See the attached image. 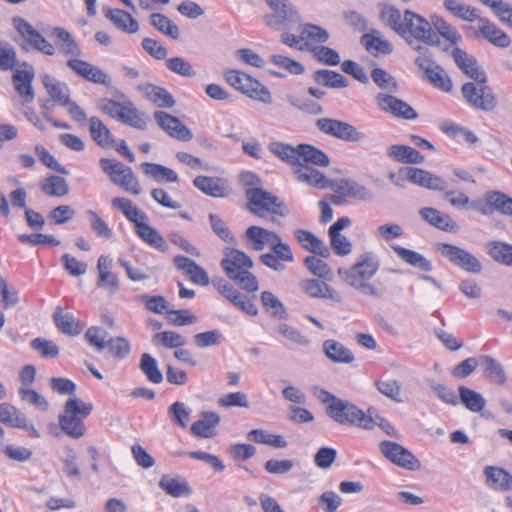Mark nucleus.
<instances>
[{"instance_id": "obj_1", "label": "nucleus", "mask_w": 512, "mask_h": 512, "mask_svg": "<svg viewBox=\"0 0 512 512\" xmlns=\"http://www.w3.org/2000/svg\"><path fill=\"white\" fill-rule=\"evenodd\" d=\"M320 401L326 404L325 412L334 422L344 426H356L365 430H372L376 420L373 418V408H368L367 413L359 409L355 404L336 397L334 394L322 390Z\"/></svg>"}, {"instance_id": "obj_2", "label": "nucleus", "mask_w": 512, "mask_h": 512, "mask_svg": "<svg viewBox=\"0 0 512 512\" xmlns=\"http://www.w3.org/2000/svg\"><path fill=\"white\" fill-rule=\"evenodd\" d=\"M221 267L228 276L242 290L256 292L259 289L257 278L250 272L253 267L252 259L243 251L227 248Z\"/></svg>"}, {"instance_id": "obj_3", "label": "nucleus", "mask_w": 512, "mask_h": 512, "mask_svg": "<svg viewBox=\"0 0 512 512\" xmlns=\"http://www.w3.org/2000/svg\"><path fill=\"white\" fill-rule=\"evenodd\" d=\"M398 35L417 51L423 50L418 43L434 46L440 42L431 22L409 9L404 11V21Z\"/></svg>"}, {"instance_id": "obj_4", "label": "nucleus", "mask_w": 512, "mask_h": 512, "mask_svg": "<svg viewBox=\"0 0 512 512\" xmlns=\"http://www.w3.org/2000/svg\"><path fill=\"white\" fill-rule=\"evenodd\" d=\"M94 406L79 398H69L64 405L63 412L59 415V426L69 437L79 439L84 436L86 427L84 419L93 411Z\"/></svg>"}, {"instance_id": "obj_5", "label": "nucleus", "mask_w": 512, "mask_h": 512, "mask_svg": "<svg viewBox=\"0 0 512 512\" xmlns=\"http://www.w3.org/2000/svg\"><path fill=\"white\" fill-rule=\"evenodd\" d=\"M247 210L252 214L264 218L267 214L284 217L289 210L286 204L279 200L274 194L258 187H251L246 190Z\"/></svg>"}, {"instance_id": "obj_6", "label": "nucleus", "mask_w": 512, "mask_h": 512, "mask_svg": "<svg viewBox=\"0 0 512 512\" xmlns=\"http://www.w3.org/2000/svg\"><path fill=\"white\" fill-rule=\"evenodd\" d=\"M461 94L466 103L476 110L491 112L498 104L493 89L487 85V76L484 80L477 79L464 83L461 87Z\"/></svg>"}, {"instance_id": "obj_7", "label": "nucleus", "mask_w": 512, "mask_h": 512, "mask_svg": "<svg viewBox=\"0 0 512 512\" xmlns=\"http://www.w3.org/2000/svg\"><path fill=\"white\" fill-rule=\"evenodd\" d=\"M224 78L229 85L241 91L249 98L264 104H271L272 95L269 89L249 74L231 69L225 71Z\"/></svg>"}, {"instance_id": "obj_8", "label": "nucleus", "mask_w": 512, "mask_h": 512, "mask_svg": "<svg viewBox=\"0 0 512 512\" xmlns=\"http://www.w3.org/2000/svg\"><path fill=\"white\" fill-rule=\"evenodd\" d=\"M271 13L265 16L266 24L275 30H292L301 21L294 6L287 0H265Z\"/></svg>"}, {"instance_id": "obj_9", "label": "nucleus", "mask_w": 512, "mask_h": 512, "mask_svg": "<svg viewBox=\"0 0 512 512\" xmlns=\"http://www.w3.org/2000/svg\"><path fill=\"white\" fill-rule=\"evenodd\" d=\"M99 164L103 172L109 176L110 180L115 185L134 195L141 193L140 183L131 167L125 166L117 160L108 158H101Z\"/></svg>"}, {"instance_id": "obj_10", "label": "nucleus", "mask_w": 512, "mask_h": 512, "mask_svg": "<svg viewBox=\"0 0 512 512\" xmlns=\"http://www.w3.org/2000/svg\"><path fill=\"white\" fill-rule=\"evenodd\" d=\"M436 250L454 266L472 274L482 271L480 260L467 250L448 243H437Z\"/></svg>"}, {"instance_id": "obj_11", "label": "nucleus", "mask_w": 512, "mask_h": 512, "mask_svg": "<svg viewBox=\"0 0 512 512\" xmlns=\"http://www.w3.org/2000/svg\"><path fill=\"white\" fill-rule=\"evenodd\" d=\"M315 125L321 133L345 142H361L365 139L364 133L342 120L319 118Z\"/></svg>"}, {"instance_id": "obj_12", "label": "nucleus", "mask_w": 512, "mask_h": 512, "mask_svg": "<svg viewBox=\"0 0 512 512\" xmlns=\"http://www.w3.org/2000/svg\"><path fill=\"white\" fill-rule=\"evenodd\" d=\"M380 266L379 260L370 255L364 254L349 269H338V274L348 284L352 285L353 281H369L378 271Z\"/></svg>"}, {"instance_id": "obj_13", "label": "nucleus", "mask_w": 512, "mask_h": 512, "mask_svg": "<svg viewBox=\"0 0 512 512\" xmlns=\"http://www.w3.org/2000/svg\"><path fill=\"white\" fill-rule=\"evenodd\" d=\"M12 22L16 31L33 49L47 56L55 55V46L43 37L28 21L17 16L13 18Z\"/></svg>"}, {"instance_id": "obj_14", "label": "nucleus", "mask_w": 512, "mask_h": 512, "mask_svg": "<svg viewBox=\"0 0 512 512\" xmlns=\"http://www.w3.org/2000/svg\"><path fill=\"white\" fill-rule=\"evenodd\" d=\"M381 453L393 464L407 470H417L421 467L420 461L404 446L393 441L380 443Z\"/></svg>"}, {"instance_id": "obj_15", "label": "nucleus", "mask_w": 512, "mask_h": 512, "mask_svg": "<svg viewBox=\"0 0 512 512\" xmlns=\"http://www.w3.org/2000/svg\"><path fill=\"white\" fill-rule=\"evenodd\" d=\"M415 64L421 69L427 80L433 84L434 87L439 88L445 92L452 90V81L442 67H440L429 56L422 55L415 59Z\"/></svg>"}, {"instance_id": "obj_16", "label": "nucleus", "mask_w": 512, "mask_h": 512, "mask_svg": "<svg viewBox=\"0 0 512 512\" xmlns=\"http://www.w3.org/2000/svg\"><path fill=\"white\" fill-rule=\"evenodd\" d=\"M478 29L472 26L464 27L466 31H473V38H485L492 45L499 48H507L511 44V39L507 33L501 30L496 24L492 23L488 18L481 17L479 19Z\"/></svg>"}, {"instance_id": "obj_17", "label": "nucleus", "mask_w": 512, "mask_h": 512, "mask_svg": "<svg viewBox=\"0 0 512 512\" xmlns=\"http://www.w3.org/2000/svg\"><path fill=\"white\" fill-rule=\"evenodd\" d=\"M473 206L484 215L497 211L512 216V197L501 191H487L484 194V205H481V202H473Z\"/></svg>"}, {"instance_id": "obj_18", "label": "nucleus", "mask_w": 512, "mask_h": 512, "mask_svg": "<svg viewBox=\"0 0 512 512\" xmlns=\"http://www.w3.org/2000/svg\"><path fill=\"white\" fill-rule=\"evenodd\" d=\"M376 103L379 108L392 116L405 120H415L418 117L417 112L405 101L390 94H377Z\"/></svg>"}, {"instance_id": "obj_19", "label": "nucleus", "mask_w": 512, "mask_h": 512, "mask_svg": "<svg viewBox=\"0 0 512 512\" xmlns=\"http://www.w3.org/2000/svg\"><path fill=\"white\" fill-rule=\"evenodd\" d=\"M67 66L79 77L86 81L109 86L111 78L106 72L85 60L70 58L67 60Z\"/></svg>"}, {"instance_id": "obj_20", "label": "nucleus", "mask_w": 512, "mask_h": 512, "mask_svg": "<svg viewBox=\"0 0 512 512\" xmlns=\"http://www.w3.org/2000/svg\"><path fill=\"white\" fill-rule=\"evenodd\" d=\"M154 119L158 126L170 137L179 141L188 142L193 138L191 130L180 119L164 111L154 112Z\"/></svg>"}, {"instance_id": "obj_21", "label": "nucleus", "mask_w": 512, "mask_h": 512, "mask_svg": "<svg viewBox=\"0 0 512 512\" xmlns=\"http://www.w3.org/2000/svg\"><path fill=\"white\" fill-rule=\"evenodd\" d=\"M402 171L405 172L407 181L415 185L438 191H443L447 187L445 180L427 170L416 167H403Z\"/></svg>"}, {"instance_id": "obj_22", "label": "nucleus", "mask_w": 512, "mask_h": 512, "mask_svg": "<svg viewBox=\"0 0 512 512\" xmlns=\"http://www.w3.org/2000/svg\"><path fill=\"white\" fill-rule=\"evenodd\" d=\"M451 55L457 67L469 78L473 80L485 79L486 73L478 65V61L473 55L459 47H455Z\"/></svg>"}, {"instance_id": "obj_23", "label": "nucleus", "mask_w": 512, "mask_h": 512, "mask_svg": "<svg viewBox=\"0 0 512 512\" xmlns=\"http://www.w3.org/2000/svg\"><path fill=\"white\" fill-rule=\"evenodd\" d=\"M193 185L204 194L214 198H225L229 195L228 181L220 177L197 176Z\"/></svg>"}, {"instance_id": "obj_24", "label": "nucleus", "mask_w": 512, "mask_h": 512, "mask_svg": "<svg viewBox=\"0 0 512 512\" xmlns=\"http://www.w3.org/2000/svg\"><path fill=\"white\" fill-rule=\"evenodd\" d=\"M486 485L496 491H512V474L498 466H486L483 470Z\"/></svg>"}, {"instance_id": "obj_25", "label": "nucleus", "mask_w": 512, "mask_h": 512, "mask_svg": "<svg viewBox=\"0 0 512 512\" xmlns=\"http://www.w3.org/2000/svg\"><path fill=\"white\" fill-rule=\"evenodd\" d=\"M111 268L112 260L105 255H101L97 261V286L105 288L109 293L114 294L119 289V280L117 275L111 272Z\"/></svg>"}, {"instance_id": "obj_26", "label": "nucleus", "mask_w": 512, "mask_h": 512, "mask_svg": "<svg viewBox=\"0 0 512 512\" xmlns=\"http://www.w3.org/2000/svg\"><path fill=\"white\" fill-rule=\"evenodd\" d=\"M301 289L312 298L330 299L333 302L340 303L341 295L325 282L317 279H306L301 282Z\"/></svg>"}, {"instance_id": "obj_27", "label": "nucleus", "mask_w": 512, "mask_h": 512, "mask_svg": "<svg viewBox=\"0 0 512 512\" xmlns=\"http://www.w3.org/2000/svg\"><path fill=\"white\" fill-rule=\"evenodd\" d=\"M41 81L50 98L58 105L65 106L70 101V88L51 75L44 73Z\"/></svg>"}, {"instance_id": "obj_28", "label": "nucleus", "mask_w": 512, "mask_h": 512, "mask_svg": "<svg viewBox=\"0 0 512 512\" xmlns=\"http://www.w3.org/2000/svg\"><path fill=\"white\" fill-rule=\"evenodd\" d=\"M220 423V416L216 412H202L201 418L191 425V433L196 437L212 438L216 432V427Z\"/></svg>"}, {"instance_id": "obj_29", "label": "nucleus", "mask_w": 512, "mask_h": 512, "mask_svg": "<svg viewBox=\"0 0 512 512\" xmlns=\"http://www.w3.org/2000/svg\"><path fill=\"white\" fill-rule=\"evenodd\" d=\"M294 236L301 247L306 251L312 252L323 258L329 257V248L312 232L304 229H297L294 231Z\"/></svg>"}, {"instance_id": "obj_30", "label": "nucleus", "mask_w": 512, "mask_h": 512, "mask_svg": "<svg viewBox=\"0 0 512 512\" xmlns=\"http://www.w3.org/2000/svg\"><path fill=\"white\" fill-rule=\"evenodd\" d=\"M386 154L392 160L405 164H422L425 157L408 145L395 144L387 148Z\"/></svg>"}, {"instance_id": "obj_31", "label": "nucleus", "mask_w": 512, "mask_h": 512, "mask_svg": "<svg viewBox=\"0 0 512 512\" xmlns=\"http://www.w3.org/2000/svg\"><path fill=\"white\" fill-rule=\"evenodd\" d=\"M245 238L251 249L261 251L266 244H271L278 240V234L260 226H250L245 232Z\"/></svg>"}, {"instance_id": "obj_32", "label": "nucleus", "mask_w": 512, "mask_h": 512, "mask_svg": "<svg viewBox=\"0 0 512 512\" xmlns=\"http://www.w3.org/2000/svg\"><path fill=\"white\" fill-rule=\"evenodd\" d=\"M51 34L55 37L56 45L63 55H70L73 56V58H77L82 54L79 44L65 28L54 27Z\"/></svg>"}, {"instance_id": "obj_33", "label": "nucleus", "mask_w": 512, "mask_h": 512, "mask_svg": "<svg viewBox=\"0 0 512 512\" xmlns=\"http://www.w3.org/2000/svg\"><path fill=\"white\" fill-rule=\"evenodd\" d=\"M104 14L119 30L134 34L139 30V24L133 16L122 9H104Z\"/></svg>"}, {"instance_id": "obj_34", "label": "nucleus", "mask_w": 512, "mask_h": 512, "mask_svg": "<svg viewBox=\"0 0 512 512\" xmlns=\"http://www.w3.org/2000/svg\"><path fill=\"white\" fill-rule=\"evenodd\" d=\"M361 44L370 54L374 56L379 54L388 55L393 51L392 44L387 39H385L380 34V32L375 30L364 34L361 37Z\"/></svg>"}, {"instance_id": "obj_35", "label": "nucleus", "mask_w": 512, "mask_h": 512, "mask_svg": "<svg viewBox=\"0 0 512 512\" xmlns=\"http://www.w3.org/2000/svg\"><path fill=\"white\" fill-rule=\"evenodd\" d=\"M135 232L142 241L151 247L161 252L168 250V245L164 237L154 227L146 223V221L136 223Z\"/></svg>"}, {"instance_id": "obj_36", "label": "nucleus", "mask_w": 512, "mask_h": 512, "mask_svg": "<svg viewBox=\"0 0 512 512\" xmlns=\"http://www.w3.org/2000/svg\"><path fill=\"white\" fill-rule=\"evenodd\" d=\"M296 167L294 174L299 182H304L320 189H325L330 186V181L320 171L308 165H304L301 162L300 165Z\"/></svg>"}, {"instance_id": "obj_37", "label": "nucleus", "mask_w": 512, "mask_h": 512, "mask_svg": "<svg viewBox=\"0 0 512 512\" xmlns=\"http://www.w3.org/2000/svg\"><path fill=\"white\" fill-rule=\"evenodd\" d=\"M139 89L149 101L159 108H172L176 103L171 93L162 87L145 84L139 86Z\"/></svg>"}, {"instance_id": "obj_38", "label": "nucleus", "mask_w": 512, "mask_h": 512, "mask_svg": "<svg viewBox=\"0 0 512 512\" xmlns=\"http://www.w3.org/2000/svg\"><path fill=\"white\" fill-rule=\"evenodd\" d=\"M159 487L169 496L179 498L182 496H188L192 493V489L188 482L180 477H172L168 474H164L160 481Z\"/></svg>"}, {"instance_id": "obj_39", "label": "nucleus", "mask_w": 512, "mask_h": 512, "mask_svg": "<svg viewBox=\"0 0 512 512\" xmlns=\"http://www.w3.org/2000/svg\"><path fill=\"white\" fill-rule=\"evenodd\" d=\"M323 352L330 361L335 363L349 364L355 359L350 349L333 339L324 341Z\"/></svg>"}, {"instance_id": "obj_40", "label": "nucleus", "mask_w": 512, "mask_h": 512, "mask_svg": "<svg viewBox=\"0 0 512 512\" xmlns=\"http://www.w3.org/2000/svg\"><path fill=\"white\" fill-rule=\"evenodd\" d=\"M420 216L427 221L430 225L444 230V231H453L457 228V224L455 221L451 219V217L447 214H443L439 210L431 207L422 208L419 211Z\"/></svg>"}, {"instance_id": "obj_41", "label": "nucleus", "mask_w": 512, "mask_h": 512, "mask_svg": "<svg viewBox=\"0 0 512 512\" xmlns=\"http://www.w3.org/2000/svg\"><path fill=\"white\" fill-rule=\"evenodd\" d=\"M54 322L60 332L69 336H77L83 330L80 324L71 313H63L60 307H57L54 315Z\"/></svg>"}, {"instance_id": "obj_42", "label": "nucleus", "mask_w": 512, "mask_h": 512, "mask_svg": "<svg viewBox=\"0 0 512 512\" xmlns=\"http://www.w3.org/2000/svg\"><path fill=\"white\" fill-rule=\"evenodd\" d=\"M335 191L361 201L373 199V193L368 188L351 179L341 180L337 184Z\"/></svg>"}, {"instance_id": "obj_43", "label": "nucleus", "mask_w": 512, "mask_h": 512, "mask_svg": "<svg viewBox=\"0 0 512 512\" xmlns=\"http://www.w3.org/2000/svg\"><path fill=\"white\" fill-rule=\"evenodd\" d=\"M269 151L278 157L283 162L291 165L297 166L300 165L299 162V145L296 147L291 146L290 144L283 143L280 141H273L268 144Z\"/></svg>"}, {"instance_id": "obj_44", "label": "nucleus", "mask_w": 512, "mask_h": 512, "mask_svg": "<svg viewBox=\"0 0 512 512\" xmlns=\"http://www.w3.org/2000/svg\"><path fill=\"white\" fill-rule=\"evenodd\" d=\"M261 304L264 311L272 318L285 320L288 318L287 310L282 301L272 292L263 291L261 293Z\"/></svg>"}, {"instance_id": "obj_45", "label": "nucleus", "mask_w": 512, "mask_h": 512, "mask_svg": "<svg viewBox=\"0 0 512 512\" xmlns=\"http://www.w3.org/2000/svg\"><path fill=\"white\" fill-rule=\"evenodd\" d=\"M89 131L97 145L108 148L114 144V138L109 128L98 117L89 119Z\"/></svg>"}, {"instance_id": "obj_46", "label": "nucleus", "mask_w": 512, "mask_h": 512, "mask_svg": "<svg viewBox=\"0 0 512 512\" xmlns=\"http://www.w3.org/2000/svg\"><path fill=\"white\" fill-rule=\"evenodd\" d=\"M479 364L481 365L485 376L493 383L503 385L506 381V375L502 365L494 358L488 355H481L479 357Z\"/></svg>"}, {"instance_id": "obj_47", "label": "nucleus", "mask_w": 512, "mask_h": 512, "mask_svg": "<svg viewBox=\"0 0 512 512\" xmlns=\"http://www.w3.org/2000/svg\"><path fill=\"white\" fill-rule=\"evenodd\" d=\"M443 6L453 16L461 20L474 22L479 21V19H481V17L477 13V8L459 2L457 0H444Z\"/></svg>"}, {"instance_id": "obj_48", "label": "nucleus", "mask_w": 512, "mask_h": 512, "mask_svg": "<svg viewBox=\"0 0 512 512\" xmlns=\"http://www.w3.org/2000/svg\"><path fill=\"white\" fill-rule=\"evenodd\" d=\"M141 168L145 175L158 182H177L179 179L174 170L161 164L144 162L141 164Z\"/></svg>"}, {"instance_id": "obj_49", "label": "nucleus", "mask_w": 512, "mask_h": 512, "mask_svg": "<svg viewBox=\"0 0 512 512\" xmlns=\"http://www.w3.org/2000/svg\"><path fill=\"white\" fill-rule=\"evenodd\" d=\"M392 248L395 253L409 265L424 272H430L432 270V263L422 254L399 245L393 246Z\"/></svg>"}, {"instance_id": "obj_50", "label": "nucleus", "mask_w": 512, "mask_h": 512, "mask_svg": "<svg viewBox=\"0 0 512 512\" xmlns=\"http://www.w3.org/2000/svg\"><path fill=\"white\" fill-rule=\"evenodd\" d=\"M487 253L495 262L512 267V244L490 241L487 243Z\"/></svg>"}, {"instance_id": "obj_51", "label": "nucleus", "mask_w": 512, "mask_h": 512, "mask_svg": "<svg viewBox=\"0 0 512 512\" xmlns=\"http://www.w3.org/2000/svg\"><path fill=\"white\" fill-rule=\"evenodd\" d=\"M148 117L144 112L139 111L131 101H126L120 122L138 130H146Z\"/></svg>"}, {"instance_id": "obj_52", "label": "nucleus", "mask_w": 512, "mask_h": 512, "mask_svg": "<svg viewBox=\"0 0 512 512\" xmlns=\"http://www.w3.org/2000/svg\"><path fill=\"white\" fill-rule=\"evenodd\" d=\"M41 191L50 197H62L69 193V185L65 178L58 175H51L45 178L40 184Z\"/></svg>"}, {"instance_id": "obj_53", "label": "nucleus", "mask_w": 512, "mask_h": 512, "mask_svg": "<svg viewBox=\"0 0 512 512\" xmlns=\"http://www.w3.org/2000/svg\"><path fill=\"white\" fill-rule=\"evenodd\" d=\"M301 159L320 167H327L330 164L328 155L310 144H299V161Z\"/></svg>"}, {"instance_id": "obj_54", "label": "nucleus", "mask_w": 512, "mask_h": 512, "mask_svg": "<svg viewBox=\"0 0 512 512\" xmlns=\"http://www.w3.org/2000/svg\"><path fill=\"white\" fill-rule=\"evenodd\" d=\"M113 207L121 210V212L125 215V217L134 223H141L142 221H146L148 219L147 215L140 211L133 202L127 198L116 197L112 199Z\"/></svg>"}, {"instance_id": "obj_55", "label": "nucleus", "mask_w": 512, "mask_h": 512, "mask_svg": "<svg viewBox=\"0 0 512 512\" xmlns=\"http://www.w3.org/2000/svg\"><path fill=\"white\" fill-rule=\"evenodd\" d=\"M313 79L317 84L331 88H344L348 86V79L345 76L327 69L315 71Z\"/></svg>"}, {"instance_id": "obj_56", "label": "nucleus", "mask_w": 512, "mask_h": 512, "mask_svg": "<svg viewBox=\"0 0 512 512\" xmlns=\"http://www.w3.org/2000/svg\"><path fill=\"white\" fill-rule=\"evenodd\" d=\"M150 24L159 32L169 36L173 40H177L180 37L179 27L164 14L152 13L150 15Z\"/></svg>"}, {"instance_id": "obj_57", "label": "nucleus", "mask_w": 512, "mask_h": 512, "mask_svg": "<svg viewBox=\"0 0 512 512\" xmlns=\"http://www.w3.org/2000/svg\"><path fill=\"white\" fill-rule=\"evenodd\" d=\"M458 390L460 401L468 410L481 412L484 409L486 401L480 393L465 386H460Z\"/></svg>"}, {"instance_id": "obj_58", "label": "nucleus", "mask_w": 512, "mask_h": 512, "mask_svg": "<svg viewBox=\"0 0 512 512\" xmlns=\"http://www.w3.org/2000/svg\"><path fill=\"white\" fill-rule=\"evenodd\" d=\"M273 333L278 338H284L297 346L308 345L309 340L302 333L287 323H280L273 328Z\"/></svg>"}, {"instance_id": "obj_59", "label": "nucleus", "mask_w": 512, "mask_h": 512, "mask_svg": "<svg viewBox=\"0 0 512 512\" xmlns=\"http://www.w3.org/2000/svg\"><path fill=\"white\" fill-rule=\"evenodd\" d=\"M380 19L386 26L399 34L404 21V13L402 14L398 8L391 4H383Z\"/></svg>"}, {"instance_id": "obj_60", "label": "nucleus", "mask_w": 512, "mask_h": 512, "mask_svg": "<svg viewBox=\"0 0 512 512\" xmlns=\"http://www.w3.org/2000/svg\"><path fill=\"white\" fill-rule=\"evenodd\" d=\"M431 26L451 44L457 45L462 41V36L458 30L440 16L435 15L431 17Z\"/></svg>"}, {"instance_id": "obj_61", "label": "nucleus", "mask_w": 512, "mask_h": 512, "mask_svg": "<svg viewBox=\"0 0 512 512\" xmlns=\"http://www.w3.org/2000/svg\"><path fill=\"white\" fill-rule=\"evenodd\" d=\"M24 414L19 409L9 403L0 404V422L8 426L17 428L24 426Z\"/></svg>"}, {"instance_id": "obj_62", "label": "nucleus", "mask_w": 512, "mask_h": 512, "mask_svg": "<svg viewBox=\"0 0 512 512\" xmlns=\"http://www.w3.org/2000/svg\"><path fill=\"white\" fill-rule=\"evenodd\" d=\"M153 343L166 348H180L187 344V338L175 331H163L153 336Z\"/></svg>"}, {"instance_id": "obj_63", "label": "nucleus", "mask_w": 512, "mask_h": 512, "mask_svg": "<svg viewBox=\"0 0 512 512\" xmlns=\"http://www.w3.org/2000/svg\"><path fill=\"white\" fill-rule=\"evenodd\" d=\"M140 369L150 382L159 384L163 381V375L157 366V362L150 354H142Z\"/></svg>"}, {"instance_id": "obj_64", "label": "nucleus", "mask_w": 512, "mask_h": 512, "mask_svg": "<svg viewBox=\"0 0 512 512\" xmlns=\"http://www.w3.org/2000/svg\"><path fill=\"white\" fill-rule=\"evenodd\" d=\"M106 348L109 354L115 359H124L131 352L129 341L121 336L111 337L106 342Z\"/></svg>"}]
</instances>
